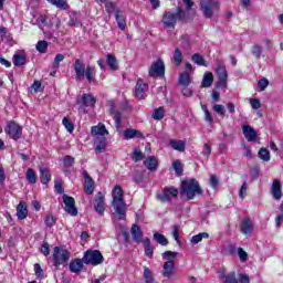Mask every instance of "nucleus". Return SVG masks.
<instances>
[{"label": "nucleus", "instance_id": "680f3d73", "mask_svg": "<svg viewBox=\"0 0 283 283\" xmlns=\"http://www.w3.org/2000/svg\"><path fill=\"white\" fill-rule=\"evenodd\" d=\"M248 185L247 182H243L240 190H239V197L244 200V198H247V189H248Z\"/></svg>", "mask_w": 283, "mask_h": 283}, {"label": "nucleus", "instance_id": "de8ad7c7", "mask_svg": "<svg viewBox=\"0 0 283 283\" xmlns=\"http://www.w3.org/2000/svg\"><path fill=\"white\" fill-rule=\"evenodd\" d=\"M25 57L24 55L21 54H15L13 55V65L15 66H21V65H25Z\"/></svg>", "mask_w": 283, "mask_h": 283}, {"label": "nucleus", "instance_id": "f8f14e48", "mask_svg": "<svg viewBox=\"0 0 283 283\" xmlns=\"http://www.w3.org/2000/svg\"><path fill=\"white\" fill-rule=\"evenodd\" d=\"M157 198L160 202H169L171 198H178V189L174 187L164 188L163 192L157 195Z\"/></svg>", "mask_w": 283, "mask_h": 283}, {"label": "nucleus", "instance_id": "c9c22d12", "mask_svg": "<svg viewBox=\"0 0 283 283\" xmlns=\"http://www.w3.org/2000/svg\"><path fill=\"white\" fill-rule=\"evenodd\" d=\"M52 6H55V8H59V10H67V0H46Z\"/></svg>", "mask_w": 283, "mask_h": 283}, {"label": "nucleus", "instance_id": "6e6552de", "mask_svg": "<svg viewBox=\"0 0 283 283\" xmlns=\"http://www.w3.org/2000/svg\"><path fill=\"white\" fill-rule=\"evenodd\" d=\"M70 261V251L55 247L53 249V264L54 266H61V264H67Z\"/></svg>", "mask_w": 283, "mask_h": 283}, {"label": "nucleus", "instance_id": "2f4dec72", "mask_svg": "<svg viewBox=\"0 0 283 283\" xmlns=\"http://www.w3.org/2000/svg\"><path fill=\"white\" fill-rule=\"evenodd\" d=\"M82 103L85 107H94L96 105V98L90 94H84L82 96Z\"/></svg>", "mask_w": 283, "mask_h": 283}, {"label": "nucleus", "instance_id": "4be33fe9", "mask_svg": "<svg viewBox=\"0 0 283 283\" xmlns=\"http://www.w3.org/2000/svg\"><path fill=\"white\" fill-rule=\"evenodd\" d=\"M124 138L125 140H132V138H145V137L143 136V133H140V130L127 128L124 132Z\"/></svg>", "mask_w": 283, "mask_h": 283}, {"label": "nucleus", "instance_id": "4468645a", "mask_svg": "<svg viewBox=\"0 0 283 283\" xmlns=\"http://www.w3.org/2000/svg\"><path fill=\"white\" fill-rule=\"evenodd\" d=\"M149 90V85L145 83L143 80H138L135 87V95L137 98L143 99L147 96V91Z\"/></svg>", "mask_w": 283, "mask_h": 283}, {"label": "nucleus", "instance_id": "6ab92c4d", "mask_svg": "<svg viewBox=\"0 0 283 283\" xmlns=\"http://www.w3.org/2000/svg\"><path fill=\"white\" fill-rule=\"evenodd\" d=\"M240 231L243 235H251L253 233V222L251 219H243L240 224Z\"/></svg>", "mask_w": 283, "mask_h": 283}, {"label": "nucleus", "instance_id": "7c9ffc66", "mask_svg": "<svg viewBox=\"0 0 283 283\" xmlns=\"http://www.w3.org/2000/svg\"><path fill=\"white\" fill-rule=\"evenodd\" d=\"M213 85V73L206 72L201 82V87H211Z\"/></svg>", "mask_w": 283, "mask_h": 283}, {"label": "nucleus", "instance_id": "603ef678", "mask_svg": "<svg viewBox=\"0 0 283 283\" xmlns=\"http://www.w3.org/2000/svg\"><path fill=\"white\" fill-rule=\"evenodd\" d=\"M35 48L38 52H41V54H45V52H48V41H39Z\"/></svg>", "mask_w": 283, "mask_h": 283}, {"label": "nucleus", "instance_id": "39448f33", "mask_svg": "<svg viewBox=\"0 0 283 283\" xmlns=\"http://www.w3.org/2000/svg\"><path fill=\"white\" fill-rule=\"evenodd\" d=\"M200 8L206 19H212L213 13L217 10H220V1L219 0H201Z\"/></svg>", "mask_w": 283, "mask_h": 283}, {"label": "nucleus", "instance_id": "49530a36", "mask_svg": "<svg viewBox=\"0 0 283 283\" xmlns=\"http://www.w3.org/2000/svg\"><path fill=\"white\" fill-rule=\"evenodd\" d=\"M94 74H95L94 67L90 65L84 71V76H86V81H88V83H92V81H94Z\"/></svg>", "mask_w": 283, "mask_h": 283}, {"label": "nucleus", "instance_id": "774afa93", "mask_svg": "<svg viewBox=\"0 0 283 283\" xmlns=\"http://www.w3.org/2000/svg\"><path fill=\"white\" fill-rule=\"evenodd\" d=\"M239 282L240 283H251L248 274H239Z\"/></svg>", "mask_w": 283, "mask_h": 283}, {"label": "nucleus", "instance_id": "5fc2aeb1", "mask_svg": "<svg viewBox=\"0 0 283 283\" xmlns=\"http://www.w3.org/2000/svg\"><path fill=\"white\" fill-rule=\"evenodd\" d=\"M223 283H238L235 272H230L228 275H226Z\"/></svg>", "mask_w": 283, "mask_h": 283}, {"label": "nucleus", "instance_id": "5701e85b", "mask_svg": "<svg viewBox=\"0 0 283 283\" xmlns=\"http://www.w3.org/2000/svg\"><path fill=\"white\" fill-rule=\"evenodd\" d=\"M18 220H25L28 218V207L25 202L21 201L17 207Z\"/></svg>", "mask_w": 283, "mask_h": 283}, {"label": "nucleus", "instance_id": "473e14b6", "mask_svg": "<svg viewBox=\"0 0 283 283\" xmlns=\"http://www.w3.org/2000/svg\"><path fill=\"white\" fill-rule=\"evenodd\" d=\"M263 52H264V49L259 43H254L251 48V53L254 59H262Z\"/></svg>", "mask_w": 283, "mask_h": 283}, {"label": "nucleus", "instance_id": "393cba45", "mask_svg": "<svg viewBox=\"0 0 283 283\" xmlns=\"http://www.w3.org/2000/svg\"><path fill=\"white\" fill-rule=\"evenodd\" d=\"M95 143H96L95 150L97 151V154H103L105 149H107V138L97 137Z\"/></svg>", "mask_w": 283, "mask_h": 283}, {"label": "nucleus", "instance_id": "4d7b16f0", "mask_svg": "<svg viewBox=\"0 0 283 283\" xmlns=\"http://www.w3.org/2000/svg\"><path fill=\"white\" fill-rule=\"evenodd\" d=\"M105 8L108 14H112V12H115L116 14V10H118V8H116V4H114V2H106Z\"/></svg>", "mask_w": 283, "mask_h": 283}, {"label": "nucleus", "instance_id": "9b49d317", "mask_svg": "<svg viewBox=\"0 0 283 283\" xmlns=\"http://www.w3.org/2000/svg\"><path fill=\"white\" fill-rule=\"evenodd\" d=\"M148 74L151 77L165 76V62L163 60H158L153 63Z\"/></svg>", "mask_w": 283, "mask_h": 283}, {"label": "nucleus", "instance_id": "e2e57ef3", "mask_svg": "<svg viewBox=\"0 0 283 283\" xmlns=\"http://www.w3.org/2000/svg\"><path fill=\"white\" fill-rule=\"evenodd\" d=\"M250 105H251L252 109H260V107H262V103L258 98H251Z\"/></svg>", "mask_w": 283, "mask_h": 283}, {"label": "nucleus", "instance_id": "a18cd8bd", "mask_svg": "<svg viewBox=\"0 0 283 283\" xmlns=\"http://www.w3.org/2000/svg\"><path fill=\"white\" fill-rule=\"evenodd\" d=\"M259 158H261V160H264V163H269V160H271V154L266 148H261L259 150Z\"/></svg>", "mask_w": 283, "mask_h": 283}, {"label": "nucleus", "instance_id": "a878e982", "mask_svg": "<svg viewBox=\"0 0 283 283\" xmlns=\"http://www.w3.org/2000/svg\"><path fill=\"white\" fill-rule=\"evenodd\" d=\"M130 233L135 242H143V231L140 230V227H138L137 224H133Z\"/></svg>", "mask_w": 283, "mask_h": 283}, {"label": "nucleus", "instance_id": "ea45409f", "mask_svg": "<svg viewBox=\"0 0 283 283\" xmlns=\"http://www.w3.org/2000/svg\"><path fill=\"white\" fill-rule=\"evenodd\" d=\"M84 191L88 196H92V193H94V179H88L84 181Z\"/></svg>", "mask_w": 283, "mask_h": 283}, {"label": "nucleus", "instance_id": "69168bd1", "mask_svg": "<svg viewBox=\"0 0 283 283\" xmlns=\"http://www.w3.org/2000/svg\"><path fill=\"white\" fill-rule=\"evenodd\" d=\"M34 273L38 277H44L43 269H41V264L39 263L34 264Z\"/></svg>", "mask_w": 283, "mask_h": 283}, {"label": "nucleus", "instance_id": "6e6d98bb", "mask_svg": "<svg viewBox=\"0 0 283 283\" xmlns=\"http://www.w3.org/2000/svg\"><path fill=\"white\" fill-rule=\"evenodd\" d=\"M172 168H174V170L176 171V174L178 176H181V174H182V164L180 163V160H175L172 163Z\"/></svg>", "mask_w": 283, "mask_h": 283}, {"label": "nucleus", "instance_id": "4c0bfd02", "mask_svg": "<svg viewBox=\"0 0 283 283\" xmlns=\"http://www.w3.org/2000/svg\"><path fill=\"white\" fill-rule=\"evenodd\" d=\"M25 177L30 185H36V172H34V169L28 168Z\"/></svg>", "mask_w": 283, "mask_h": 283}, {"label": "nucleus", "instance_id": "0eeeda50", "mask_svg": "<svg viewBox=\"0 0 283 283\" xmlns=\"http://www.w3.org/2000/svg\"><path fill=\"white\" fill-rule=\"evenodd\" d=\"M216 74L219 78L218 81V87L227 88V81L229 78V73L227 72V65H224V61L217 59L216 60Z\"/></svg>", "mask_w": 283, "mask_h": 283}, {"label": "nucleus", "instance_id": "bb28decb", "mask_svg": "<svg viewBox=\"0 0 283 283\" xmlns=\"http://www.w3.org/2000/svg\"><path fill=\"white\" fill-rule=\"evenodd\" d=\"M106 65H108L109 70H113V72H116V70H118V60H116V56L112 54H107Z\"/></svg>", "mask_w": 283, "mask_h": 283}, {"label": "nucleus", "instance_id": "dca6fc26", "mask_svg": "<svg viewBox=\"0 0 283 283\" xmlns=\"http://www.w3.org/2000/svg\"><path fill=\"white\" fill-rule=\"evenodd\" d=\"M73 67L76 74V81H83V78H85V64L77 59L75 60Z\"/></svg>", "mask_w": 283, "mask_h": 283}, {"label": "nucleus", "instance_id": "8fccbe9b", "mask_svg": "<svg viewBox=\"0 0 283 283\" xmlns=\"http://www.w3.org/2000/svg\"><path fill=\"white\" fill-rule=\"evenodd\" d=\"M62 123H63L65 129L69 132V134H72L74 132V124L70 120V118L64 117L62 119Z\"/></svg>", "mask_w": 283, "mask_h": 283}, {"label": "nucleus", "instance_id": "412c9836", "mask_svg": "<svg viewBox=\"0 0 283 283\" xmlns=\"http://www.w3.org/2000/svg\"><path fill=\"white\" fill-rule=\"evenodd\" d=\"M40 180L42 185H48L50 180H52V174H50V169L46 167L40 166Z\"/></svg>", "mask_w": 283, "mask_h": 283}, {"label": "nucleus", "instance_id": "e433bc0d", "mask_svg": "<svg viewBox=\"0 0 283 283\" xmlns=\"http://www.w3.org/2000/svg\"><path fill=\"white\" fill-rule=\"evenodd\" d=\"M172 61L177 67L181 65L182 63V51L180 49H175L174 55H172Z\"/></svg>", "mask_w": 283, "mask_h": 283}, {"label": "nucleus", "instance_id": "0e129e2a", "mask_svg": "<svg viewBox=\"0 0 283 283\" xmlns=\"http://www.w3.org/2000/svg\"><path fill=\"white\" fill-rule=\"evenodd\" d=\"M36 23L39 28H45V25H48V18H45V15H40L36 20Z\"/></svg>", "mask_w": 283, "mask_h": 283}, {"label": "nucleus", "instance_id": "20e7f679", "mask_svg": "<svg viewBox=\"0 0 283 283\" xmlns=\"http://www.w3.org/2000/svg\"><path fill=\"white\" fill-rule=\"evenodd\" d=\"M184 18H185V11H182L181 8H177L176 13L171 11H165L161 19V23L166 28L174 30V28H176V23H178V21L182 20Z\"/></svg>", "mask_w": 283, "mask_h": 283}, {"label": "nucleus", "instance_id": "72a5a7b5", "mask_svg": "<svg viewBox=\"0 0 283 283\" xmlns=\"http://www.w3.org/2000/svg\"><path fill=\"white\" fill-rule=\"evenodd\" d=\"M154 241L160 244L161 247H167V244H169V240H167V237L159 232L154 233Z\"/></svg>", "mask_w": 283, "mask_h": 283}, {"label": "nucleus", "instance_id": "37998d69", "mask_svg": "<svg viewBox=\"0 0 283 283\" xmlns=\"http://www.w3.org/2000/svg\"><path fill=\"white\" fill-rule=\"evenodd\" d=\"M154 120H163L165 118V107H158L153 113Z\"/></svg>", "mask_w": 283, "mask_h": 283}, {"label": "nucleus", "instance_id": "bf43d9fd", "mask_svg": "<svg viewBox=\"0 0 283 283\" xmlns=\"http://www.w3.org/2000/svg\"><path fill=\"white\" fill-rule=\"evenodd\" d=\"M220 184V180L218 179V176L211 175L210 176V186L212 189H218V185Z\"/></svg>", "mask_w": 283, "mask_h": 283}, {"label": "nucleus", "instance_id": "f257e3e1", "mask_svg": "<svg viewBox=\"0 0 283 283\" xmlns=\"http://www.w3.org/2000/svg\"><path fill=\"white\" fill-rule=\"evenodd\" d=\"M113 197V208L115 216L118 217V220H125L127 218V203H125V192L120 186H115L112 191Z\"/></svg>", "mask_w": 283, "mask_h": 283}, {"label": "nucleus", "instance_id": "423d86ee", "mask_svg": "<svg viewBox=\"0 0 283 283\" xmlns=\"http://www.w3.org/2000/svg\"><path fill=\"white\" fill-rule=\"evenodd\" d=\"M84 264H91L92 266H98V264H103L104 258L101 251L98 250H88L84 252L82 258Z\"/></svg>", "mask_w": 283, "mask_h": 283}, {"label": "nucleus", "instance_id": "f3484780", "mask_svg": "<svg viewBox=\"0 0 283 283\" xmlns=\"http://www.w3.org/2000/svg\"><path fill=\"white\" fill-rule=\"evenodd\" d=\"M271 193L274 200H281L282 198V182L280 179H274L271 187Z\"/></svg>", "mask_w": 283, "mask_h": 283}, {"label": "nucleus", "instance_id": "c756f323", "mask_svg": "<svg viewBox=\"0 0 283 283\" xmlns=\"http://www.w3.org/2000/svg\"><path fill=\"white\" fill-rule=\"evenodd\" d=\"M169 145L175 151H185L186 144L184 140L171 139Z\"/></svg>", "mask_w": 283, "mask_h": 283}, {"label": "nucleus", "instance_id": "7ed1b4c3", "mask_svg": "<svg viewBox=\"0 0 283 283\" xmlns=\"http://www.w3.org/2000/svg\"><path fill=\"white\" fill-rule=\"evenodd\" d=\"M200 193H202V189L198 180L189 179L181 182L180 195L185 196L188 200H193L196 196H200Z\"/></svg>", "mask_w": 283, "mask_h": 283}, {"label": "nucleus", "instance_id": "ddd939ff", "mask_svg": "<svg viewBox=\"0 0 283 283\" xmlns=\"http://www.w3.org/2000/svg\"><path fill=\"white\" fill-rule=\"evenodd\" d=\"M242 132H243V136L248 140V143H255L258 140V136H259L258 132H255V129L252 126L243 125Z\"/></svg>", "mask_w": 283, "mask_h": 283}, {"label": "nucleus", "instance_id": "2eb2a0df", "mask_svg": "<svg viewBox=\"0 0 283 283\" xmlns=\"http://www.w3.org/2000/svg\"><path fill=\"white\" fill-rule=\"evenodd\" d=\"M94 209L97 213H99V216L105 213V195H103V192H97L95 197Z\"/></svg>", "mask_w": 283, "mask_h": 283}, {"label": "nucleus", "instance_id": "338daca9", "mask_svg": "<svg viewBox=\"0 0 283 283\" xmlns=\"http://www.w3.org/2000/svg\"><path fill=\"white\" fill-rule=\"evenodd\" d=\"M74 165V157L65 156L64 157V167H72Z\"/></svg>", "mask_w": 283, "mask_h": 283}, {"label": "nucleus", "instance_id": "09e8293b", "mask_svg": "<svg viewBox=\"0 0 283 283\" xmlns=\"http://www.w3.org/2000/svg\"><path fill=\"white\" fill-rule=\"evenodd\" d=\"M63 61H65V55H63V54L55 55L54 61H53V70L54 71L59 70L60 64Z\"/></svg>", "mask_w": 283, "mask_h": 283}, {"label": "nucleus", "instance_id": "58836bf2", "mask_svg": "<svg viewBox=\"0 0 283 283\" xmlns=\"http://www.w3.org/2000/svg\"><path fill=\"white\" fill-rule=\"evenodd\" d=\"M191 83V77L189 76V73H182L179 76V85H182L184 87H189Z\"/></svg>", "mask_w": 283, "mask_h": 283}, {"label": "nucleus", "instance_id": "aec40b11", "mask_svg": "<svg viewBox=\"0 0 283 283\" xmlns=\"http://www.w3.org/2000/svg\"><path fill=\"white\" fill-rule=\"evenodd\" d=\"M83 259H74L73 261L70 262L69 269L71 273H81L83 271Z\"/></svg>", "mask_w": 283, "mask_h": 283}, {"label": "nucleus", "instance_id": "a211bd4d", "mask_svg": "<svg viewBox=\"0 0 283 283\" xmlns=\"http://www.w3.org/2000/svg\"><path fill=\"white\" fill-rule=\"evenodd\" d=\"M109 132L105 127V124H98L97 126H93L91 128V135L97 136V138H103L105 135L107 136Z\"/></svg>", "mask_w": 283, "mask_h": 283}, {"label": "nucleus", "instance_id": "864d4df0", "mask_svg": "<svg viewBox=\"0 0 283 283\" xmlns=\"http://www.w3.org/2000/svg\"><path fill=\"white\" fill-rule=\"evenodd\" d=\"M44 224L50 228L54 227V224H56V217L48 214L44 219Z\"/></svg>", "mask_w": 283, "mask_h": 283}, {"label": "nucleus", "instance_id": "cd10ccee", "mask_svg": "<svg viewBox=\"0 0 283 283\" xmlns=\"http://www.w3.org/2000/svg\"><path fill=\"white\" fill-rule=\"evenodd\" d=\"M115 18L119 30H125V28H127V21L125 20V15H123L120 10H116Z\"/></svg>", "mask_w": 283, "mask_h": 283}, {"label": "nucleus", "instance_id": "13d9d810", "mask_svg": "<svg viewBox=\"0 0 283 283\" xmlns=\"http://www.w3.org/2000/svg\"><path fill=\"white\" fill-rule=\"evenodd\" d=\"M238 255H239L241 262H247V260H249V254L242 248L238 249Z\"/></svg>", "mask_w": 283, "mask_h": 283}, {"label": "nucleus", "instance_id": "c85d7f7f", "mask_svg": "<svg viewBox=\"0 0 283 283\" xmlns=\"http://www.w3.org/2000/svg\"><path fill=\"white\" fill-rule=\"evenodd\" d=\"M143 242H144L145 255L147 258H154V248L151 247V240L146 237L143 240Z\"/></svg>", "mask_w": 283, "mask_h": 283}, {"label": "nucleus", "instance_id": "79ce46f5", "mask_svg": "<svg viewBox=\"0 0 283 283\" xmlns=\"http://www.w3.org/2000/svg\"><path fill=\"white\" fill-rule=\"evenodd\" d=\"M192 61L196 63V65H201L203 67H207V61H205V57L200 55L199 53H195L192 55Z\"/></svg>", "mask_w": 283, "mask_h": 283}, {"label": "nucleus", "instance_id": "f03ea898", "mask_svg": "<svg viewBox=\"0 0 283 283\" xmlns=\"http://www.w3.org/2000/svg\"><path fill=\"white\" fill-rule=\"evenodd\" d=\"M163 260H166V262L163 265V276L164 277H174L176 273V258H178V252L174 251H166L163 254Z\"/></svg>", "mask_w": 283, "mask_h": 283}, {"label": "nucleus", "instance_id": "3c124183", "mask_svg": "<svg viewBox=\"0 0 283 283\" xmlns=\"http://www.w3.org/2000/svg\"><path fill=\"white\" fill-rule=\"evenodd\" d=\"M143 158H145V155L143 154V151H140V149L136 148L133 153L132 159L134 160V163H140Z\"/></svg>", "mask_w": 283, "mask_h": 283}, {"label": "nucleus", "instance_id": "9d476101", "mask_svg": "<svg viewBox=\"0 0 283 283\" xmlns=\"http://www.w3.org/2000/svg\"><path fill=\"white\" fill-rule=\"evenodd\" d=\"M4 132L13 140H19V138H21V134H22L23 129L21 128V126H19V124H17L14 122H9Z\"/></svg>", "mask_w": 283, "mask_h": 283}, {"label": "nucleus", "instance_id": "c03bdc74", "mask_svg": "<svg viewBox=\"0 0 283 283\" xmlns=\"http://www.w3.org/2000/svg\"><path fill=\"white\" fill-rule=\"evenodd\" d=\"M213 112H216L221 118H224L227 116V109L224 108V105L222 104H216L212 107Z\"/></svg>", "mask_w": 283, "mask_h": 283}, {"label": "nucleus", "instance_id": "f704fd0d", "mask_svg": "<svg viewBox=\"0 0 283 283\" xmlns=\"http://www.w3.org/2000/svg\"><path fill=\"white\" fill-rule=\"evenodd\" d=\"M144 280H145V283L156 282V279H154V272L147 266H144Z\"/></svg>", "mask_w": 283, "mask_h": 283}, {"label": "nucleus", "instance_id": "b1692460", "mask_svg": "<svg viewBox=\"0 0 283 283\" xmlns=\"http://www.w3.org/2000/svg\"><path fill=\"white\" fill-rule=\"evenodd\" d=\"M144 165L149 171H156L158 168V159H156L154 156H150L144 160Z\"/></svg>", "mask_w": 283, "mask_h": 283}, {"label": "nucleus", "instance_id": "1a4fd4ad", "mask_svg": "<svg viewBox=\"0 0 283 283\" xmlns=\"http://www.w3.org/2000/svg\"><path fill=\"white\" fill-rule=\"evenodd\" d=\"M62 200L64 203V211L69 213V216H72L73 218L78 216V209L76 208V200H74V197L63 195Z\"/></svg>", "mask_w": 283, "mask_h": 283}, {"label": "nucleus", "instance_id": "052dcab7", "mask_svg": "<svg viewBox=\"0 0 283 283\" xmlns=\"http://www.w3.org/2000/svg\"><path fill=\"white\" fill-rule=\"evenodd\" d=\"M258 87L261 92H264V90H266V87H269V80H266V78L260 80L258 83Z\"/></svg>", "mask_w": 283, "mask_h": 283}, {"label": "nucleus", "instance_id": "a19ab883", "mask_svg": "<svg viewBox=\"0 0 283 283\" xmlns=\"http://www.w3.org/2000/svg\"><path fill=\"white\" fill-rule=\"evenodd\" d=\"M209 238V233L207 232H201L197 235H193L191 239H190V242L191 244H199V242H202L203 239H207Z\"/></svg>", "mask_w": 283, "mask_h": 283}]
</instances>
